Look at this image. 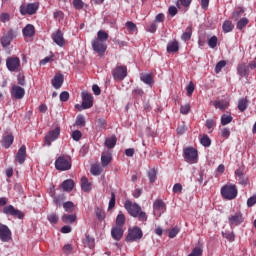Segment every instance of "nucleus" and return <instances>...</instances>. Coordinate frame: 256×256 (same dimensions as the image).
<instances>
[{
    "label": "nucleus",
    "instance_id": "nucleus-45",
    "mask_svg": "<svg viewBox=\"0 0 256 256\" xmlns=\"http://www.w3.org/2000/svg\"><path fill=\"white\" fill-rule=\"evenodd\" d=\"M55 194H52L51 196L53 197V202L55 203V205H61V203H63V201H65V195H58V196H54Z\"/></svg>",
    "mask_w": 256,
    "mask_h": 256
},
{
    "label": "nucleus",
    "instance_id": "nucleus-9",
    "mask_svg": "<svg viewBox=\"0 0 256 256\" xmlns=\"http://www.w3.org/2000/svg\"><path fill=\"white\" fill-rule=\"evenodd\" d=\"M37 9H39L38 3H29L28 5L20 6V13L21 15H35Z\"/></svg>",
    "mask_w": 256,
    "mask_h": 256
},
{
    "label": "nucleus",
    "instance_id": "nucleus-8",
    "mask_svg": "<svg viewBox=\"0 0 256 256\" xmlns=\"http://www.w3.org/2000/svg\"><path fill=\"white\" fill-rule=\"evenodd\" d=\"M4 215H10L11 217H15L16 219H23L25 214L21 212V210L15 208L13 205H8L3 208Z\"/></svg>",
    "mask_w": 256,
    "mask_h": 256
},
{
    "label": "nucleus",
    "instance_id": "nucleus-35",
    "mask_svg": "<svg viewBox=\"0 0 256 256\" xmlns=\"http://www.w3.org/2000/svg\"><path fill=\"white\" fill-rule=\"evenodd\" d=\"M84 245L86 247H89V249H94L95 248V239L90 237L89 235H86L84 239Z\"/></svg>",
    "mask_w": 256,
    "mask_h": 256
},
{
    "label": "nucleus",
    "instance_id": "nucleus-16",
    "mask_svg": "<svg viewBox=\"0 0 256 256\" xmlns=\"http://www.w3.org/2000/svg\"><path fill=\"white\" fill-rule=\"evenodd\" d=\"M228 222L230 227H237L243 223V214L241 212H237L234 215H231L228 218Z\"/></svg>",
    "mask_w": 256,
    "mask_h": 256
},
{
    "label": "nucleus",
    "instance_id": "nucleus-1",
    "mask_svg": "<svg viewBox=\"0 0 256 256\" xmlns=\"http://www.w3.org/2000/svg\"><path fill=\"white\" fill-rule=\"evenodd\" d=\"M124 207L131 217H135L142 222L147 221V213L141 210V206H139V204L132 202L131 200H126Z\"/></svg>",
    "mask_w": 256,
    "mask_h": 256
},
{
    "label": "nucleus",
    "instance_id": "nucleus-7",
    "mask_svg": "<svg viewBox=\"0 0 256 256\" xmlns=\"http://www.w3.org/2000/svg\"><path fill=\"white\" fill-rule=\"evenodd\" d=\"M55 167L58 171H69V169H71V160H69V158L60 156L55 161Z\"/></svg>",
    "mask_w": 256,
    "mask_h": 256
},
{
    "label": "nucleus",
    "instance_id": "nucleus-34",
    "mask_svg": "<svg viewBox=\"0 0 256 256\" xmlns=\"http://www.w3.org/2000/svg\"><path fill=\"white\" fill-rule=\"evenodd\" d=\"M191 35H193V28L188 26L181 36L182 41H189V39H191Z\"/></svg>",
    "mask_w": 256,
    "mask_h": 256
},
{
    "label": "nucleus",
    "instance_id": "nucleus-42",
    "mask_svg": "<svg viewBox=\"0 0 256 256\" xmlns=\"http://www.w3.org/2000/svg\"><path fill=\"white\" fill-rule=\"evenodd\" d=\"M233 121V116L232 115H227L224 114L221 116V125H229Z\"/></svg>",
    "mask_w": 256,
    "mask_h": 256
},
{
    "label": "nucleus",
    "instance_id": "nucleus-23",
    "mask_svg": "<svg viewBox=\"0 0 256 256\" xmlns=\"http://www.w3.org/2000/svg\"><path fill=\"white\" fill-rule=\"evenodd\" d=\"M111 236L114 241H121V238L123 237V227L121 226H115L111 230Z\"/></svg>",
    "mask_w": 256,
    "mask_h": 256
},
{
    "label": "nucleus",
    "instance_id": "nucleus-54",
    "mask_svg": "<svg viewBox=\"0 0 256 256\" xmlns=\"http://www.w3.org/2000/svg\"><path fill=\"white\" fill-rule=\"evenodd\" d=\"M203 255V249L200 247H196L192 250V252L188 256H201Z\"/></svg>",
    "mask_w": 256,
    "mask_h": 256
},
{
    "label": "nucleus",
    "instance_id": "nucleus-48",
    "mask_svg": "<svg viewBox=\"0 0 256 256\" xmlns=\"http://www.w3.org/2000/svg\"><path fill=\"white\" fill-rule=\"evenodd\" d=\"M95 214H96V217L99 221H103V219H105V211H103V209L96 208L95 209Z\"/></svg>",
    "mask_w": 256,
    "mask_h": 256
},
{
    "label": "nucleus",
    "instance_id": "nucleus-22",
    "mask_svg": "<svg viewBox=\"0 0 256 256\" xmlns=\"http://www.w3.org/2000/svg\"><path fill=\"white\" fill-rule=\"evenodd\" d=\"M237 73L239 77H241V79H243V77L245 78L249 77V65L245 63L238 64Z\"/></svg>",
    "mask_w": 256,
    "mask_h": 256
},
{
    "label": "nucleus",
    "instance_id": "nucleus-21",
    "mask_svg": "<svg viewBox=\"0 0 256 256\" xmlns=\"http://www.w3.org/2000/svg\"><path fill=\"white\" fill-rule=\"evenodd\" d=\"M52 39L56 45L63 47L65 45V38H63V32L58 30L52 34Z\"/></svg>",
    "mask_w": 256,
    "mask_h": 256
},
{
    "label": "nucleus",
    "instance_id": "nucleus-31",
    "mask_svg": "<svg viewBox=\"0 0 256 256\" xmlns=\"http://www.w3.org/2000/svg\"><path fill=\"white\" fill-rule=\"evenodd\" d=\"M140 79L143 83H145L146 85H149L150 87L153 85L154 81H153V74L149 73V74H141Z\"/></svg>",
    "mask_w": 256,
    "mask_h": 256
},
{
    "label": "nucleus",
    "instance_id": "nucleus-12",
    "mask_svg": "<svg viewBox=\"0 0 256 256\" xmlns=\"http://www.w3.org/2000/svg\"><path fill=\"white\" fill-rule=\"evenodd\" d=\"M61 134V128L56 127L54 130L48 132L45 136V143L48 147H51V143L59 138Z\"/></svg>",
    "mask_w": 256,
    "mask_h": 256
},
{
    "label": "nucleus",
    "instance_id": "nucleus-13",
    "mask_svg": "<svg viewBox=\"0 0 256 256\" xmlns=\"http://www.w3.org/2000/svg\"><path fill=\"white\" fill-rule=\"evenodd\" d=\"M92 48L99 55H105V52L107 51V45L105 42L97 39L92 40Z\"/></svg>",
    "mask_w": 256,
    "mask_h": 256
},
{
    "label": "nucleus",
    "instance_id": "nucleus-61",
    "mask_svg": "<svg viewBox=\"0 0 256 256\" xmlns=\"http://www.w3.org/2000/svg\"><path fill=\"white\" fill-rule=\"evenodd\" d=\"M60 101H62V103L69 101V92L63 91L62 93H60Z\"/></svg>",
    "mask_w": 256,
    "mask_h": 256
},
{
    "label": "nucleus",
    "instance_id": "nucleus-29",
    "mask_svg": "<svg viewBox=\"0 0 256 256\" xmlns=\"http://www.w3.org/2000/svg\"><path fill=\"white\" fill-rule=\"evenodd\" d=\"M177 51H179V42L177 40H173L167 44L168 53H177Z\"/></svg>",
    "mask_w": 256,
    "mask_h": 256
},
{
    "label": "nucleus",
    "instance_id": "nucleus-32",
    "mask_svg": "<svg viewBox=\"0 0 256 256\" xmlns=\"http://www.w3.org/2000/svg\"><path fill=\"white\" fill-rule=\"evenodd\" d=\"M104 145L105 147H107V149H113V147L117 145V137L111 136L109 138H106Z\"/></svg>",
    "mask_w": 256,
    "mask_h": 256
},
{
    "label": "nucleus",
    "instance_id": "nucleus-46",
    "mask_svg": "<svg viewBox=\"0 0 256 256\" xmlns=\"http://www.w3.org/2000/svg\"><path fill=\"white\" fill-rule=\"evenodd\" d=\"M102 171L103 170L101 169V166H99V165H93V166H91V169H90V173H92L95 176L101 175Z\"/></svg>",
    "mask_w": 256,
    "mask_h": 256
},
{
    "label": "nucleus",
    "instance_id": "nucleus-63",
    "mask_svg": "<svg viewBox=\"0 0 256 256\" xmlns=\"http://www.w3.org/2000/svg\"><path fill=\"white\" fill-rule=\"evenodd\" d=\"M73 5L75 9H81L84 5L83 0H74Z\"/></svg>",
    "mask_w": 256,
    "mask_h": 256
},
{
    "label": "nucleus",
    "instance_id": "nucleus-24",
    "mask_svg": "<svg viewBox=\"0 0 256 256\" xmlns=\"http://www.w3.org/2000/svg\"><path fill=\"white\" fill-rule=\"evenodd\" d=\"M210 105H213L216 109H220V111H225L229 107V102L227 100L211 101Z\"/></svg>",
    "mask_w": 256,
    "mask_h": 256
},
{
    "label": "nucleus",
    "instance_id": "nucleus-11",
    "mask_svg": "<svg viewBox=\"0 0 256 256\" xmlns=\"http://www.w3.org/2000/svg\"><path fill=\"white\" fill-rule=\"evenodd\" d=\"M11 229L9 226L0 223V241L3 243H9L11 241Z\"/></svg>",
    "mask_w": 256,
    "mask_h": 256
},
{
    "label": "nucleus",
    "instance_id": "nucleus-20",
    "mask_svg": "<svg viewBox=\"0 0 256 256\" xmlns=\"http://www.w3.org/2000/svg\"><path fill=\"white\" fill-rule=\"evenodd\" d=\"M64 81L65 77L63 76V74H56L51 81L52 87H54V89H61V87H63Z\"/></svg>",
    "mask_w": 256,
    "mask_h": 256
},
{
    "label": "nucleus",
    "instance_id": "nucleus-17",
    "mask_svg": "<svg viewBox=\"0 0 256 256\" xmlns=\"http://www.w3.org/2000/svg\"><path fill=\"white\" fill-rule=\"evenodd\" d=\"M153 210L156 217H161V215L165 213V202L162 200H156L153 204Z\"/></svg>",
    "mask_w": 256,
    "mask_h": 256
},
{
    "label": "nucleus",
    "instance_id": "nucleus-51",
    "mask_svg": "<svg viewBox=\"0 0 256 256\" xmlns=\"http://www.w3.org/2000/svg\"><path fill=\"white\" fill-rule=\"evenodd\" d=\"M148 178L150 183H155V179H157V172L155 169H152L148 172Z\"/></svg>",
    "mask_w": 256,
    "mask_h": 256
},
{
    "label": "nucleus",
    "instance_id": "nucleus-18",
    "mask_svg": "<svg viewBox=\"0 0 256 256\" xmlns=\"http://www.w3.org/2000/svg\"><path fill=\"white\" fill-rule=\"evenodd\" d=\"M26 159H27V147L25 145H22L16 154L15 161H17L20 165H23Z\"/></svg>",
    "mask_w": 256,
    "mask_h": 256
},
{
    "label": "nucleus",
    "instance_id": "nucleus-59",
    "mask_svg": "<svg viewBox=\"0 0 256 256\" xmlns=\"http://www.w3.org/2000/svg\"><path fill=\"white\" fill-rule=\"evenodd\" d=\"M72 251H73V246H71V244H66V245H64V247H63V253H64L65 255H71Z\"/></svg>",
    "mask_w": 256,
    "mask_h": 256
},
{
    "label": "nucleus",
    "instance_id": "nucleus-25",
    "mask_svg": "<svg viewBox=\"0 0 256 256\" xmlns=\"http://www.w3.org/2000/svg\"><path fill=\"white\" fill-rule=\"evenodd\" d=\"M112 159H113V157L111 155V152H109V151L102 152V155H101L102 167H107V165H109V163H111Z\"/></svg>",
    "mask_w": 256,
    "mask_h": 256
},
{
    "label": "nucleus",
    "instance_id": "nucleus-14",
    "mask_svg": "<svg viewBox=\"0 0 256 256\" xmlns=\"http://www.w3.org/2000/svg\"><path fill=\"white\" fill-rule=\"evenodd\" d=\"M15 36V31H13V29H10L6 33H4L1 37L2 47H9L11 45V41L15 39Z\"/></svg>",
    "mask_w": 256,
    "mask_h": 256
},
{
    "label": "nucleus",
    "instance_id": "nucleus-44",
    "mask_svg": "<svg viewBox=\"0 0 256 256\" xmlns=\"http://www.w3.org/2000/svg\"><path fill=\"white\" fill-rule=\"evenodd\" d=\"M64 210L66 213H73V208L75 207V204L73 202L68 201L63 204Z\"/></svg>",
    "mask_w": 256,
    "mask_h": 256
},
{
    "label": "nucleus",
    "instance_id": "nucleus-33",
    "mask_svg": "<svg viewBox=\"0 0 256 256\" xmlns=\"http://www.w3.org/2000/svg\"><path fill=\"white\" fill-rule=\"evenodd\" d=\"M108 39H109V34L104 30H100L97 32L96 40L102 41V43H105Z\"/></svg>",
    "mask_w": 256,
    "mask_h": 256
},
{
    "label": "nucleus",
    "instance_id": "nucleus-30",
    "mask_svg": "<svg viewBox=\"0 0 256 256\" xmlns=\"http://www.w3.org/2000/svg\"><path fill=\"white\" fill-rule=\"evenodd\" d=\"M75 187V182L71 179L65 180L62 183V189L64 191H67L68 193H70V191H73V188Z\"/></svg>",
    "mask_w": 256,
    "mask_h": 256
},
{
    "label": "nucleus",
    "instance_id": "nucleus-41",
    "mask_svg": "<svg viewBox=\"0 0 256 256\" xmlns=\"http://www.w3.org/2000/svg\"><path fill=\"white\" fill-rule=\"evenodd\" d=\"M47 219L49 223H51V225H57V223L59 222V216L55 213L49 214L47 216Z\"/></svg>",
    "mask_w": 256,
    "mask_h": 256
},
{
    "label": "nucleus",
    "instance_id": "nucleus-3",
    "mask_svg": "<svg viewBox=\"0 0 256 256\" xmlns=\"http://www.w3.org/2000/svg\"><path fill=\"white\" fill-rule=\"evenodd\" d=\"M82 105L76 104L75 108L79 109V111H83V109H91L93 107V95L88 92H82Z\"/></svg>",
    "mask_w": 256,
    "mask_h": 256
},
{
    "label": "nucleus",
    "instance_id": "nucleus-64",
    "mask_svg": "<svg viewBox=\"0 0 256 256\" xmlns=\"http://www.w3.org/2000/svg\"><path fill=\"white\" fill-rule=\"evenodd\" d=\"M256 204V195L250 197L248 200H247V205L248 207H253V205Z\"/></svg>",
    "mask_w": 256,
    "mask_h": 256
},
{
    "label": "nucleus",
    "instance_id": "nucleus-36",
    "mask_svg": "<svg viewBox=\"0 0 256 256\" xmlns=\"http://www.w3.org/2000/svg\"><path fill=\"white\" fill-rule=\"evenodd\" d=\"M234 25L232 21H225L222 25V29L224 31V33H231V31H233L234 29Z\"/></svg>",
    "mask_w": 256,
    "mask_h": 256
},
{
    "label": "nucleus",
    "instance_id": "nucleus-55",
    "mask_svg": "<svg viewBox=\"0 0 256 256\" xmlns=\"http://www.w3.org/2000/svg\"><path fill=\"white\" fill-rule=\"evenodd\" d=\"M178 234H179V228L174 227L169 231L168 237H170V239H175V237H177Z\"/></svg>",
    "mask_w": 256,
    "mask_h": 256
},
{
    "label": "nucleus",
    "instance_id": "nucleus-53",
    "mask_svg": "<svg viewBox=\"0 0 256 256\" xmlns=\"http://www.w3.org/2000/svg\"><path fill=\"white\" fill-rule=\"evenodd\" d=\"M189 111H191V105L189 104H185L180 107V113H182V115H187Z\"/></svg>",
    "mask_w": 256,
    "mask_h": 256
},
{
    "label": "nucleus",
    "instance_id": "nucleus-19",
    "mask_svg": "<svg viewBox=\"0 0 256 256\" xmlns=\"http://www.w3.org/2000/svg\"><path fill=\"white\" fill-rule=\"evenodd\" d=\"M11 97H14V99H23L25 97V88L17 85L12 86Z\"/></svg>",
    "mask_w": 256,
    "mask_h": 256
},
{
    "label": "nucleus",
    "instance_id": "nucleus-37",
    "mask_svg": "<svg viewBox=\"0 0 256 256\" xmlns=\"http://www.w3.org/2000/svg\"><path fill=\"white\" fill-rule=\"evenodd\" d=\"M125 225V214L123 212H119L116 217V227H123Z\"/></svg>",
    "mask_w": 256,
    "mask_h": 256
},
{
    "label": "nucleus",
    "instance_id": "nucleus-60",
    "mask_svg": "<svg viewBox=\"0 0 256 256\" xmlns=\"http://www.w3.org/2000/svg\"><path fill=\"white\" fill-rule=\"evenodd\" d=\"M230 136H231V130H229V128H223L221 130V137H224V139H229Z\"/></svg>",
    "mask_w": 256,
    "mask_h": 256
},
{
    "label": "nucleus",
    "instance_id": "nucleus-2",
    "mask_svg": "<svg viewBox=\"0 0 256 256\" xmlns=\"http://www.w3.org/2000/svg\"><path fill=\"white\" fill-rule=\"evenodd\" d=\"M237 186L233 184L224 185L221 188V195L224 197V199H228V201H231L237 197Z\"/></svg>",
    "mask_w": 256,
    "mask_h": 256
},
{
    "label": "nucleus",
    "instance_id": "nucleus-28",
    "mask_svg": "<svg viewBox=\"0 0 256 256\" xmlns=\"http://www.w3.org/2000/svg\"><path fill=\"white\" fill-rule=\"evenodd\" d=\"M81 189L84 193H89L92 189L91 182L85 176L81 178Z\"/></svg>",
    "mask_w": 256,
    "mask_h": 256
},
{
    "label": "nucleus",
    "instance_id": "nucleus-39",
    "mask_svg": "<svg viewBox=\"0 0 256 256\" xmlns=\"http://www.w3.org/2000/svg\"><path fill=\"white\" fill-rule=\"evenodd\" d=\"M126 29L129 33H136L137 31V25L133 23L132 21H127L125 24Z\"/></svg>",
    "mask_w": 256,
    "mask_h": 256
},
{
    "label": "nucleus",
    "instance_id": "nucleus-26",
    "mask_svg": "<svg viewBox=\"0 0 256 256\" xmlns=\"http://www.w3.org/2000/svg\"><path fill=\"white\" fill-rule=\"evenodd\" d=\"M22 33L24 37H33L35 35V26H33L32 24L26 25L23 28Z\"/></svg>",
    "mask_w": 256,
    "mask_h": 256
},
{
    "label": "nucleus",
    "instance_id": "nucleus-38",
    "mask_svg": "<svg viewBox=\"0 0 256 256\" xmlns=\"http://www.w3.org/2000/svg\"><path fill=\"white\" fill-rule=\"evenodd\" d=\"M76 219H77V216H75V215H73V214H71V215H69V214H64V215L62 216V221H63V223H75Z\"/></svg>",
    "mask_w": 256,
    "mask_h": 256
},
{
    "label": "nucleus",
    "instance_id": "nucleus-27",
    "mask_svg": "<svg viewBox=\"0 0 256 256\" xmlns=\"http://www.w3.org/2000/svg\"><path fill=\"white\" fill-rule=\"evenodd\" d=\"M14 137L12 134H8L3 137L2 140V146H4L5 149H9L13 145Z\"/></svg>",
    "mask_w": 256,
    "mask_h": 256
},
{
    "label": "nucleus",
    "instance_id": "nucleus-40",
    "mask_svg": "<svg viewBox=\"0 0 256 256\" xmlns=\"http://www.w3.org/2000/svg\"><path fill=\"white\" fill-rule=\"evenodd\" d=\"M247 25H249V19L242 18L237 22L236 27L241 31V29H244L245 27H247Z\"/></svg>",
    "mask_w": 256,
    "mask_h": 256
},
{
    "label": "nucleus",
    "instance_id": "nucleus-5",
    "mask_svg": "<svg viewBox=\"0 0 256 256\" xmlns=\"http://www.w3.org/2000/svg\"><path fill=\"white\" fill-rule=\"evenodd\" d=\"M199 153L197 149L193 147H188L184 149V159L187 163H197Z\"/></svg>",
    "mask_w": 256,
    "mask_h": 256
},
{
    "label": "nucleus",
    "instance_id": "nucleus-6",
    "mask_svg": "<svg viewBox=\"0 0 256 256\" xmlns=\"http://www.w3.org/2000/svg\"><path fill=\"white\" fill-rule=\"evenodd\" d=\"M114 81H123L127 77V66H116L112 70Z\"/></svg>",
    "mask_w": 256,
    "mask_h": 256
},
{
    "label": "nucleus",
    "instance_id": "nucleus-58",
    "mask_svg": "<svg viewBox=\"0 0 256 256\" xmlns=\"http://www.w3.org/2000/svg\"><path fill=\"white\" fill-rule=\"evenodd\" d=\"M81 137H83V134L81 133V131L75 130L74 132H72V139L74 141H79Z\"/></svg>",
    "mask_w": 256,
    "mask_h": 256
},
{
    "label": "nucleus",
    "instance_id": "nucleus-43",
    "mask_svg": "<svg viewBox=\"0 0 256 256\" xmlns=\"http://www.w3.org/2000/svg\"><path fill=\"white\" fill-rule=\"evenodd\" d=\"M200 143L203 147H211V138L207 135H203V137L200 138Z\"/></svg>",
    "mask_w": 256,
    "mask_h": 256
},
{
    "label": "nucleus",
    "instance_id": "nucleus-47",
    "mask_svg": "<svg viewBox=\"0 0 256 256\" xmlns=\"http://www.w3.org/2000/svg\"><path fill=\"white\" fill-rule=\"evenodd\" d=\"M238 109L243 113L247 109V100L246 99H240L238 101Z\"/></svg>",
    "mask_w": 256,
    "mask_h": 256
},
{
    "label": "nucleus",
    "instance_id": "nucleus-52",
    "mask_svg": "<svg viewBox=\"0 0 256 256\" xmlns=\"http://www.w3.org/2000/svg\"><path fill=\"white\" fill-rule=\"evenodd\" d=\"M225 65H227V62L224 60H221L220 62H218L215 66V73H221V69H223Z\"/></svg>",
    "mask_w": 256,
    "mask_h": 256
},
{
    "label": "nucleus",
    "instance_id": "nucleus-50",
    "mask_svg": "<svg viewBox=\"0 0 256 256\" xmlns=\"http://www.w3.org/2000/svg\"><path fill=\"white\" fill-rule=\"evenodd\" d=\"M224 239L232 242L235 241V234L233 232H222Z\"/></svg>",
    "mask_w": 256,
    "mask_h": 256
},
{
    "label": "nucleus",
    "instance_id": "nucleus-56",
    "mask_svg": "<svg viewBox=\"0 0 256 256\" xmlns=\"http://www.w3.org/2000/svg\"><path fill=\"white\" fill-rule=\"evenodd\" d=\"M187 95L191 97L193 95V91H195V84L193 82H189L188 86L186 87Z\"/></svg>",
    "mask_w": 256,
    "mask_h": 256
},
{
    "label": "nucleus",
    "instance_id": "nucleus-62",
    "mask_svg": "<svg viewBox=\"0 0 256 256\" xmlns=\"http://www.w3.org/2000/svg\"><path fill=\"white\" fill-rule=\"evenodd\" d=\"M18 85H21L22 87H25V75L18 74L17 76Z\"/></svg>",
    "mask_w": 256,
    "mask_h": 256
},
{
    "label": "nucleus",
    "instance_id": "nucleus-49",
    "mask_svg": "<svg viewBox=\"0 0 256 256\" xmlns=\"http://www.w3.org/2000/svg\"><path fill=\"white\" fill-rule=\"evenodd\" d=\"M217 36H212L209 40H208V45L210 47V49H215V47H217Z\"/></svg>",
    "mask_w": 256,
    "mask_h": 256
},
{
    "label": "nucleus",
    "instance_id": "nucleus-10",
    "mask_svg": "<svg viewBox=\"0 0 256 256\" xmlns=\"http://www.w3.org/2000/svg\"><path fill=\"white\" fill-rule=\"evenodd\" d=\"M6 66L8 71L17 72L19 71V67H21V60L17 57L7 58Z\"/></svg>",
    "mask_w": 256,
    "mask_h": 256
},
{
    "label": "nucleus",
    "instance_id": "nucleus-57",
    "mask_svg": "<svg viewBox=\"0 0 256 256\" xmlns=\"http://www.w3.org/2000/svg\"><path fill=\"white\" fill-rule=\"evenodd\" d=\"M76 125L80 127H85V117L83 115H78L76 118Z\"/></svg>",
    "mask_w": 256,
    "mask_h": 256
},
{
    "label": "nucleus",
    "instance_id": "nucleus-4",
    "mask_svg": "<svg viewBox=\"0 0 256 256\" xmlns=\"http://www.w3.org/2000/svg\"><path fill=\"white\" fill-rule=\"evenodd\" d=\"M143 238V231L139 227H134L128 230V234L126 236V241L128 243H133L134 241H139Z\"/></svg>",
    "mask_w": 256,
    "mask_h": 256
},
{
    "label": "nucleus",
    "instance_id": "nucleus-15",
    "mask_svg": "<svg viewBox=\"0 0 256 256\" xmlns=\"http://www.w3.org/2000/svg\"><path fill=\"white\" fill-rule=\"evenodd\" d=\"M235 177L239 185H242L243 187L247 186V183H249V178L246 177L245 170L241 167L236 169Z\"/></svg>",
    "mask_w": 256,
    "mask_h": 256
}]
</instances>
